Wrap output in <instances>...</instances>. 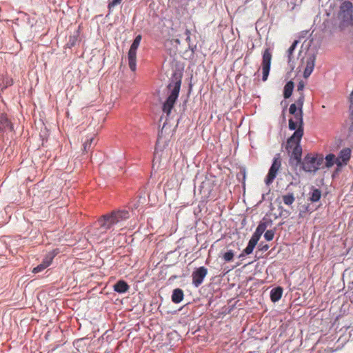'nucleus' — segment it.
Returning <instances> with one entry per match:
<instances>
[{"label":"nucleus","instance_id":"f257e3e1","mask_svg":"<svg viewBox=\"0 0 353 353\" xmlns=\"http://www.w3.org/2000/svg\"><path fill=\"white\" fill-rule=\"evenodd\" d=\"M289 129L295 130V132L287 140L285 149L290 159L295 161L297 165L301 161L302 148L300 142L304 134L303 119L301 112L295 114L293 119L289 120Z\"/></svg>","mask_w":353,"mask_h":353},{"label":"nucleus","instance_id":"f03ea898","mask_svg":"<svg viewBox=\"0 0 353 353\" xmlns=\"http://www.w3.org/2000/svg\"><path fill=\"white\" fill-rule=\"evenodd\" d=\"M130 213L125 210L112 211L101 216L97 221L99 230L101 234L105 233L108 230L112 228L119 223L128 219Z\"/></svg>","mask_w":353,"mask_h":353},{"label":"nucleus","instance_id":"7ed1b4c3","mask_svg":"<svg viewBox=\"0 0 353 353\" xmlns=\"http://www.w3.org/2000/svg\"><path fill=\"white\" fill-rule=\"evenodd\" d=\"M181 85V77L174 76L171 83L168 85V88L171 90V93L168 98L163 103V111L169 115L180 92Z\"/></svg>","mask_w":353,"mask_h":353},{"label":"nucleus","instance_id":"20e7f679","mask_svg":"<svg viewBox=\"0 0 353 353\" xmlns=\"http://www.w3.org/2000/svg\"><path fill=\"white\" fill-rule=\"evenodd\" d=\"M338 19L344 26L353 25V4L350 1H345L340 5Z\"/></svg>","mask_w":353,"mask_h":353},{"label":"nucleus","instance_id":"39448f33","mask_svg":"<svg viewBox=\"0 0 353 353\" xmlns=\"http://www.w3.org/2000/svg\"><path fill=\"white\" fill-rule=\"evenodd\" d=\"M323 158L322 156H313L307 154L303 162V169L305 172H316L322 164Z\"/></svg>","mask_w":353,"mask_h":353},{"label":"nucleus","instance_id":"423d86ee","mask_svg":"<svg viewBox=\"0 0 353 353\" xmlns=\"http://www.w3.org/2000/svg\"><path fill=\"white\" fill-rule=\"evenodd\" d=\"M142 37L138 34L133 41L128 52V65L132 71H135L137 68V50L139 48Z\"/></svg>","mask_w":353,"mask_h":353},{"label":"nucleus","instance_id":"0eeeda50","mask_svg":"<svg viewBox=\"0 0 353 353\" xmlns=\"http://www.w3.org/2000/svg\"><path fill=\"white\" fill-rule=\"evenodd\" d=\"M281 167V160L279 157V154H277V157H275L273 160V163L268 171V175L265 178V183L267 185L271 184L274 179L276 178L279 170Z\"/></svg>","mask_w":353,"mask_h":353},{"label":"nucleus","instance_id":"6e6552de","mask_svg":"<svg viewBox=\"0 0 353 353\" xmlns=\"http://www.w3.org/2000/svg\"><path fill=\"white\" fill-rule=\"evenodd\" d=\"M272 53L270 48H266L263 53V59L261 63L263 81L268 79L271 65Z\"/></svg>","mask_w":353,"mask_h":353},{"label":"nucleus","instance_id":"1a4fd4ad","mask_svg":"<svg viewBox=\"0 0 353 353\" xmlns=\"http://www.w3.org/2000/svg\"><path fill=\"white\" fill-rule=\"evenodd\" d=\"M208 274V269L203 266L196 268L192 274V285L196 288L200 286Z\"/></svg>","mask_w":353,"mask_h":353},{"label":"nucleus","instance_id":"9d476101","mask_svg":"<svg viewBox=\"0 0 353 353\" xmlns=\"http://www.w3.org/2000/svg\"><path fill=\"white\" fill-rule=\"evenodd\" d=\"M316 56L314 54H309L306 57V67L303 72V77L307 78L313 72L315 65Z\"/></svg>","mask_w":353,"mask_h":353},{"label":"nucleus","instance_id":"9b49d317","mask_svg":"<svg viewBox=\"0 0 353 353\" xmlns=\"http://www.w3.org/2000/svg\"><path fill=\"white\" fill-rule=\"evenodd\" d=\"M351 150L349 148H344L339 152V157L336 159V164L341 166L343 164H347L350 159Z\"/></svg>","mask_w":353,"mask_h":353},{"label":"nucleus","instance_id":"f8f14e48","mask_svg":"<svg viewBox=\"0 0 353 353\" xmlns=\"http://www.w3.org/2000/svg\"><path fill=\"white\" fill-rule=\"evenodd\" d=\"M12 130L13 125L10 121L8 119L7 115L4 113L0 114V131Z\"/></svg>","mask_w":353,"mask_h":353},{"label":"nucleus","instance_id":"ddd939ff","mask_svg":"<svg viewBox=\"0 0 353 353\" xmlns=\"http://www.w3.org/2000/svg\"><path fill=\"white\" fill-rule=\"evenodd\" d=\"M130 288L128 284L123 280H119L114 285V290L118 293H125Z\"/></svg>","mask_w":353,"mask_h":353},{"label":"nucleus","instance_id":"4468645a","mask_svg":"<svg viewBox=\"0 0 353 353\" xmlns=\"http://www.w3.org/2000/svg\"><path fill=\"white\" fill-rule=\"evenodd\" d=\"M283 288L281 287H276L273 288L270 292V299L274 303L279 301L282 296Z\"/></svg>","mask_w":353,"mask_h":353},{"label":"nucleus","instance_id":"2eb2a0df","mask_svg":"<svg viewBox=\"0 0 353 353\" xmlns=\"http://www.w3.org/2000/svg\"><path fill=\"white\" fill-rule=\"evenodd\" d=\"M183 291L180 288H176L173 290L172 301L174 303H179L183 301Z\"/></svg>","mask_w":353,"mask_h":353},{"label":"nucleus","instance_id":"dca6fc26","mask_svg":"<svg viewBox=\"0 0 353 353\" xmlns=\"http://www.w3.org/2000/svg\"><path fill=\"white\" fill-rule=\"evenodd\" d=\"M267 225L265 223H260L259 225L257 226L254 233L253 234L252 236L255 237L256 239H259L261 238V236L262 234L265 232L266 230Z\"/></svg>","mask_w":353,"mask_h":353},{"label":"nucleus","instance_id":"f3484780","mask_svg":"<svg viewBox=\"0 0 353 353\" xmlns=\"http://www.w3.org/2000/svg\"><path fill=\"white\" fill-rule=\"evenodd\" d=\"M294 83L292 81H288L284 87L283 97L285 99H288L292 95Z\"/></svg>","mask_w":353,"mask_h":353},{"label":"nucleus","instance_id":"a211bd4d","mask_svg":"<svg viewBox=\"0 0 353 353\" xmlns=\"http://www.w3.org/2000/svg\"><path fill=\"white\" fill-rule=\"evenodd\" d=\"M51 261H52V259L44 260L42 263L37 265V267H35L33 269L32 272L33 273H39V272L43 271L44 269H46L47 267H48L50 265Z\"/></svg>","mask_w":353,"mask_h":353},{"label":"nucleus","instance_id":"6ab92c4d","mask_svg":"<svg viewBox=\"0 0 353 353\" xmlns=\"http://www.w3.org/2000/svg\"><path fill=\"white\" fill-rule=\"evenodd\" d=\"M282 201L284 204L291 205L295 201L293 193H288L282 196Z\"/></svg>","mask_w":353,"mask_h":353},{"label":"nucleus","instance_id":"aec40b11","mask_svg":"<svg viewBox=\"0 0 353 353\" xmlns=\"http://www.w3.org/2000/svg\"><path fill=\"white\" fill-rule=\"evenodd\" d=\"M297 44H298V41H294L287 51L288 61L289 63H290V62L292 60V54H293V52H294Z\"/></svg>","mask_w":353,"mask_h":353},{"label":"nucleus","instance_id":"412c9836","mask_svg":"<svg viewBox=\"0 0 353 353\" xmlns=\"http://www.w3.org/2000/svg\"><path fill=\"white\" fill-rule=\"evenodd\" d=\"M325 165L327 168L332 167L334 163H336V157L333 154H327L325 158Z\"/></svg>","mask_w":353,"mask_h":353},{"label":"nucleus","instance_id":"4be33fe9","mask_svg":"<svg viewBox=\"0 0 353 353\" xmlns=\"http://www.w3.org/2000/svg\"><path fill=\"white\" fill-rule=\"evenodd\" d=\"M321 196V192L319 189H314L313 190L311 196H310V201L312 202H316L319 201Z\"/></svg>","mask_w":353,"mask_h":353},{"label":"nucleus","instance_id":"5701e85b","mask_svg":"<svg viewBox=\"0 0 353 353\" xmlns=\"http://www.w3.org/2000/svg\"><path fill=\"white\" fill-rule=\"evenodd\" d=\"M304 98L305 97H304L303 92H301L300 96L298 98V99L296 100V103H295L298 106V108L299 110V112H301L302 114H303L302 108H303V103H304Z\"/></svg>","mask_w":353,"mask_h":353},{"label":"nucleus","instance_id":"b1692460","mask_svg":"<svg viewBox=\"0 0 353 353\" xmlns=\"http://www.w3.org/2000/svg\"><path fill=\"white\" fill-rule=\"evenodd\" d=\"M234 256V252L230 250L223 254V259L225 262H230L233 260Z\"/></svg>","mask_w":353,"mask_h":353},{"label":"nucleus","instance_id":"393cba45","mask_svg":"<svg viewBox=\"0 0 353 353\" xmlns=\"http://www.w3.org/2000/svg\"><path fill=\"white\" fill-rule=\"evenodd\" d=\"M274 236V232L273 230H267L264 234V238L266 241H272Z\"/></svg>","mask_w":353,"mask_h":353},{"label":"nucleus","instance_id":"a878e982","mask_svg":"<svg viewBox=\"0 0 353 353\" xmlns=\"http://www.w3.org/2000/svg\"><path fill=\"white\" fill-rule=\"evenodd\" d=\"M297 108L298 106L295 104V103H292L290 105V108H289V112L291 114H293L294 117L295 116V114H298L299 112H296V110H297Z\"/></svg>","mask_w":353,"mask_h":353},{"label":"nucleus","instance_id":"bb28decb","mask_svg":"<svg viewBox=\"0 0 353 353\" xmlns=\"http://www.w3.org/2000/svg\"><path fill=\"white\" fill-rule=\"evenodd\" d=\"M121 1H122V0H112L108 4L109 10H111L112 8H114L117 5L120 4L121 3Z\"/></svg>","mask_w":353,"mask_h":353},{"label":"nucleus","instance_id":"cd10ccee","mask_svg":"<svg viewBox=\"0 0 353 353\" xmlns=\"http://www.w3.org/2000/svg\"><path fill=\"white\" fill-rule=\"evenodd\" d=\"M258 241H259V239H257L255 237L252 236L251 239H250V241L248 242V245L255 248Z\"/></svg>","mask_w":353,"mask_h":353},{"label":"nucleus","instance_id":"c85d7f7f","mask_svg":"<svg viewBox=\"0 0 353 353\" xmlns=\"http://www.w3.org/2000/svg\"><path fill=\"white\" fill-rule=\"evenodd\" d=\"M254 247L248 245V246L243 250V253L245 254H250L253 252Z\"/></svg>","mask_w":353,"mask_h":353},{"label":"nucleus","instance_id":"c756f323","mask_svg":"<svg viewBox=\"0 0 353 353\" xmlns=\"http://www.w3.org/2000/svg\"><path fill=\"white\" fill-rule=\"evenodd\" d=\"M185 35L187 36L186 37V41L188 42V43L189 44V46L190 45V41H191V38H190V30L189 29H186L185 31Z\"/></svg>","mask_w":353,"mask_h":353},{"label":"nucleus","instance_id":"7c9ffc66","mask_svg":"<svg viewBox=\"0 0 353 353\" xmlns=\"http://www.w3.org/2000/svg\"><path fill=\"white\" fill-rule=\"evenodd\" d=\"M305 87V83L303 81H299V84L297 85V91L301 92H303V88Z\"/></svg>","mask_w":353,"mask_h":353},{"label":"nucleus","instance_id":"2f4dec72","mask_svg":"<svg viewBox=\"0 0 353 353\" xmlns=\"http://www.w3.org/2000/svg\"><path fill=\"white\" fill-rule=\"evenodd\" d=\"M91 148H89V143L88 141H85L83 143V150L85 152H88L90 150Z\"/></svg>","mask_w":353,"mask_h":353},{"label":"nucleus","instance_id":"473e14b6","mask_svg":"<svg viewBox=\"0 0 353 353\" xmlns=\"http://www.w3.org/2000/svg\"><path fill=\"white\" fill-rule=\"evenodd\" d=\"M94 140V137H92L88 138V140L86 141L89 143V148L92 147Z\"/></svg>","mask_w":353,"mask_h":353},{"label":"nucleus","instance_id":"72a5a7b5","mask_svg":"<svg viewBox=\"0 0 353 353\" xmlns=\"http://www.w3.org/2000/svg\"><path fill=\"white\" fill-rule=\"evenodd\" d=\"M174 42L176 43L177 44H180V40L179 39H174Z\"/></svg>","mask_w":353,"mask_h":353},{"label":"nucleus","instance_id":"f704fd0d","mask_svg":"<svg viewBox=\"0 0 353 353\" xmlns=\"http://www.w3.org/2000/svg\"><path fill=\"white\" fill-rule=\"evenodd\" d=\"M268 245H265L262 249L263 250H267L268 249Z\"/></svg>","mask_w":353,"mask_h":353},{"label":"nucleus","instance_id":"c9c22d12","mask_svg":"<svg viewBox=\"0 0 353 353\" xmlns=\"http://www.w3.org/2000/svg\"><path fill=\"white\" fill-rule=\"evenodd\" d=\"M244 254H245V253H243H243H241V254L239 255V258L243 257V256H244Z\"/></svg>","mask_w":353,"mask_h":353}]
</instances>
